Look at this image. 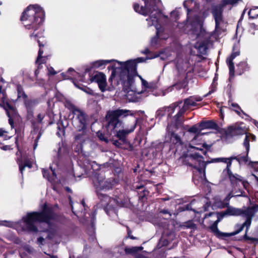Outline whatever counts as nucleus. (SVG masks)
<instances>
[{
    "mask_svg": "<svg viewBox=\"0 0 258 258\" xmlns=\"http://www.w3.org/2000/svg\"><path fill=\"white\" fill-rule=\"evenodd\" d=\"M212 93L209 91L203 96L194 95L189 97L184 100V103L182 108H179L177 113L173 117L171 123L167 127V133L166 139L170 138V142L172 143V148H175V153L181 155L182 162L195 169L193 171L194 178L197 175H199L202 180L206 179V163L204 161L203 157L199 153L201 152L205 155L206 151L203 148L208 149L210 146L206 143L202 145L196 143L198 135L196 136L191 141L188 146L181 141L178 135L175 134L178 129L184 130L183 121L181 118L183 113L189 108L196 107L200 105L198 103L203 100V99Z\"/></svg>",
    "mask_w": 258,
    "mask_h": 258,
    "instance_id": "obj_1",
    "label": "nucleus"
},
{
    "mask_svg": "<svg viewBox=\"0 0 258 258\" xmlns=\"http://www.w3.org/2000/svg\"><path fill=\"white\" fill-rule=\"evenodd\" d=\"M145 59L139 57L125 62H118L112 67L113 71L109 82L113 88L121 86L130 101L138 102L144 97L141 91L137 90L134 85V78L137 73V63L144 61Z\"/></svg>",
    "mask_w": 258,
    "mask_h": 258,
    "instance_id": "obj_2",
    "label": "nucleus"
},
{
    "mask_svg": "<svg viewBox=\"0 0 258 258\" xmlns=\"http://www.w3.org/2000/svg\"><path fill=\"white\" fill-rule=\"evenodd\" d=\"M93 182L98 197L100 200L101 206L108 215H116V208L123 206V203L116 199H111L104 193L116 185L117 182L115 179L112 177L106 178L103 175L96 173L93 177Z\"/></svg>",
    "mask_w": 258,
    "mask_h": 258,
    "instance_id": "obj_3",
    "label": "nucleus"
},
{
    "mask_svg": "<svg viewBox=\"0 0 258 258\" xmlns=\"http://www.w3.org/2000/svg\"><path fill=\"white\" fill-rule=\"evenodd\" d=\"M55 215L54 213L48 208L46 204L43 206L41 212H33L29 213L23 218V220L27 230L30 232H36L38 231L36 224L40 223L47 226V228L42 230L48 233L47 238L52 239L56 234L55 227L53 221Z\"/></svg>",
    "mask_w": 258,
    "mask_h": 258,
    "instance_id": "obj_4",
    "label": "nucleus"
},
{
    "mask_svg": "<svg viewBox=\"0 0 258 258\" xmlns=\"http://www.w3.org/2000/svg\"><path fill=\"white\" fill-rule=\"evenodd\" d=\"M44 20V12L42 8L37 5L28 6L21 17V21L25 28L34 31L30 35L32 39L39 37L38 33H35V31L38 29Z\"/></svg>",
    "mask_w": 258,
    "mask_h": 258,
    "instance_id": "obj_5",
    "label": "nucleus"
},
{
    "mask_svg": "<svg viewBox=\"0 0 258 258\" xmlns=\"http://www.w3.org/2000/svg\"><path fill=\"white\" fill-rule=\"evenodd\" d=\"M146 21L148 26H155L156 29V34L160 39L165 40L169 37L170 30L167 26L169 19L159 10L154 13H151Z\"/></svg>",
    "mask_w": 258,
    "mask_h": 258,
    "instance_id": "obj_6",
    "label": "nucleus"
},
{
    "mask_svg": "<svg viewBox=\"0 0 258 258\" xmlns=\"http://www.w3.org/2000/svg\"><path fill=\"white\" fill-rule=\"evenodd\" d=\"M183 6L187 11V23L191 26L201 28V14L199 12V6L194 0H186Z\"/></svg>",
    "mask_w": 258,
    "mask_h": 258,
    "instance_id": "obj_7",
    "label": "nucleus"
},
{
    "mask_svg": "<svg viewBox=\"0 0 258 258\" xmlns=\"http://www.w3.org/2000/svg\"><path fill=\"white\" fill-rule=\"evenodd\" d=\"M136 111L127 109H116L109 110L106 115V119L108 126L112 127L113 130L122 126V122L119 119V117H125L127 116H134Z\"/></svg>",
    "mask_w": 258,
    "mask_h": 258,
    "instance_id": "obj_8",
    "label": "nucleus"
},
{
    "mask_svg": "<svg viewBox=\"0 0 258 258\" xmlns=\"http://www.w3.org/2000/svg\"><path fill=\"white\" fill-rule=\"evenodd\" d=\"M144 1L145 6H140L138 3L134 4V10L144 16L151 14V13L159 10L161 5L160 0H143Z\"/></svg>",
    "mask_w": 258,
    "mask_h": 258,
    "instance_id": "obj_9",
    "label": "nucleus"
},
{
    "mask_svg": "<svg viewBox=\"0 0 258 258\" xmlns=\"http://www.w3.org/2000/svg\"><path fill=\"white\" fill-rule=\"evenodd\" d=\"M0 106L3 107L7 112L9 117V122L12 128L14 127L13 118L17 116V111L15 108L7 100L5 91L0 86Z\"/></svg>",
    "mask_w": 258,
    "mask_h": 258,
    "instance_id": "obj_10",
    "label": "nucleus"
},
{
    "mask_svg": "<svg viewBox=\"0 0 258 258\" xmlns=\"http://www.w3.org/2000/svg\"><path fill=\"white\" fill-rule=\"evenodd\" d=\"M257 211H258V205L249 207L245 210H241L240 216L245 217L246 220L242 225H239L240 228L236 231V233L241 232L245 226L246 227V231L247 230L251 225L252 218Z\"/></svg>",
    "mask_w": 258,
    "mask_h": 258,
    "instance_id": "obj_11",
    "label": "nucleus"
},
{
    "mask_svg": "<svg viewBox=\"0 0 258 258\" xmlns=\"http://www.w3.org/2000/svg\"><path fill=\"white\" fill-rule=\"evenodd\" d=\"M74 116L72 118V123L75 128L79 131L86 128V115L79 109H75L74 110Z\"/></svg>",
    "mask_w": 258,
    "mask_h": 258,
    "instance_id": "obj_12",
    "label": "nucleus"
},
{
    "mask_svg": "<svg viewBox=\"0 0 258 258\" xmlns=\"http://www.w3.org/2000/svg\"><path fill=\"white\" fill-rule=\"evenodd\" d=\"M174 63L177 72L182 76H186V73H188L192 70L189 61L187 59L178 56L175 59Z\"/></svg>",
    "mask_w": 258,
    "mask_h": 258,
    "instance_id": "obj_13",
    "label": "nucleus"
},
{
    "mask_svg": "<svg viewBox=\"0 0 258 258\" xmlns=\"http://www.w3.org/2000/svg\"><path fill=\"white\" fill-rule=\"evenodd\" d=\"M91 81L97 83L99 89L102 92L107 90L106 76L101 72H96L91 77Z\"/></svg>",
    "mask_w": 258,
    "mask_h": 258,
    "instance_id": "obj_14",
    "label": "nucleus"
},
{
    "mask_svg": "<svg viewBox=\"0 0 258 258\" xmlns=\"http://www.w3.org/2000/svg\"><path fill=\"white\" fill-rule=\"evenodd\" d=\"M140 78L142 85V92L144 94V97H146L149 94H153L154 91L157 88V84L155 82H148L142 78L140 76H139Z\"/></svg>",
    "mask_w": 258,
    "mask_h": 258,
    "instance_id": "obj_15",
    "label": "nucleus"
},
{
    "mask_svg": "<svg viewBox=\"0 0 258 258\" xmlns=\"http://www.w3.org/2000/svg\"><path fill=\"white\" fill-rule=\"evenodd\" d=\"M137 121V118H135L134 120L133 124L131 125L130 128L119 130V131H116L115 136L120 140L125 143L126 142V136L130 133L134 132L136 127Z\"/></svg>",
    "mask_w": 258,
    "mask_h": 258,
    "instance_id": "obj_16",
    "label": "nucleus"
},
{
    "mask_svg": "<svg viewBox=\"0 0 258 258\" xmlns=\"http://www.w3.org/2000/svg\"><path fill=\"white\" fill-rule=\"evenodd\" d=\"M235 47L236 46L234 45L233 48L232 53L226 59L227 64L229 69V80H231V78H233L234 75V66L232 61L236 56H238L240 54L239 49L238 48L236 49Z\"/></svg>",
    "mask_w": 258,
    "mask_h": 258,
    "instance_id": "obj_17",
    "label": "nucleus"
},
{
    "mask_svg": "<svg viewBox=\"0 0 258 258\" xmlns=\"http://www.w3.org/2000/svg\"><path fill=\"white\" fill-rule=\"evenodd\" d=\"M114 62L113 64H112L111 66L108 67L109 69H111L112 72L113 71L112 67L114 66L115 64L117 63V62H119L118 61L115 60H104V59H100L96 61H95L91 63L92 67L95 69H103L105 68V66L112 62Z\"/></svg>",
    "mask_w": 258,
    "mask_h": 258,
    "instance_id": "obj_18",
    "label": "nucleus"
},
{
    "mask_svg": "<svg viewBox=\"0 0 258 258\" xmlns=\"http://www.w3.org/2000/svg\"><path fill=\"white\" fill-rule=\"evenodd\" d=\"M39 43V46L40 47V49L38 51V55L36 61V63L37 65V69L35 71V75L36 77H37L39 70L43 67L42 64L45 62L46 58L42 56V54L43 53V50L41 49V45L39 43V41H38Z\"/></svg>",
    "mask_w": 258,
    "mask_h": 258,
    "instance_id": "obj_19",
    "label": "nucleus"
},
{
    "mask_svg": "<svg viewBox=\"0 0 258 258\" xmlns=\"http://www.w3.org/2000/svg\"><path fill=\"white\" fill-rule=\"evenodd\" d=\"M187 81L186 76H182L181 79L179 80L176 84L172 85L168 88L169 91H171L174 88L176 90H180L181 89H186L187 87Z\"/></svg>",
    "mask_w": 258,
    "mask_h": 258,
    "instance_id": "obj_20",
    "label": "nucleus"
},
{
    "mask_svg": "<svg viewBox=\"0 0 258 258\" xmlns=\"http://www.w3.org/2000/svg\"><path fill=\"white\" fill-rule=\"evenodd\" d=\"M43 176L47 179L49 181L53 183L55 181L56 174L54 170L52 169V167L50 166L49 169H42Z\"/></svg>",
    "mask_w": 258,
    "mask_h": 258,
    "instance_id": "obj_21",
    "label": "nucleus"
},
{
    "mask_svg": "<svg viewBox=\"0 0 258 258\" xmlns=\"http://www.w3.org/2000/svg\"><path fill=\"white\" fill-rule=\"evenodd\" d=\"M233 160V157L232 156L229 158H217L213 159V162H223L226 164V167L223 170V172H229L230 168L231 167L232 161Z\"/></svg>",
    "mask_w": 258,
    "mask_h": 258,
    "instance_id": "obj_22",
    "label": "nucleus"
},
{
    "mask_svg": "<svg viewBox=\"0 0 258 258\" xmlns=\"http://www.w3.org/2000/svg\"><path fill=\"white\" fill-rule=\"evenodd\" d=\"M77 133L75 137V141L79 144H83L89 139V136L86 128L82 130Z\"/></svg>",
    "mask_w": 258,
    "mask_h": 258,
    "instance_id": "obj_23",
    "label": "nucleus"
},
{
    "mask_svg": "<svg viewBox=\"0 0 258 258\" xmlns=\"http://www.w3.org/2000/svg\"><path fill=\"white\" fill-rule=\"evenodd\" d=\"M223 174L229 177L233 185L236 184L238 182L242 181V180L241 176L237 174H233L230 169L229 172H223Z\"/></svg>",
    "mask_w": 258,
    "mask_h": 258,
    "instance_id": "obj_24",
    "label": "nucleus"
},
{
    "mask_svg": "<svg viewBox=\"0 0 258 258\" xmlns=\"http://www.w3.org/2000/svg\"><path fill=\"white\" fill-rule=\"evenodd\" d=\"M241 214V209L229 207L222 214V217L225 215L240 216Z\"/></svg>",
    "mask_w": 258,
    "mask_h": 258,
    "instance_id": "obj_25",
    "label": "nucleus"
},
{
    "mask_svg": "<svg viewBox=\"0 0 258 258\" xmlns=\"http://www.w3.org/2000/svg\"><path fill=\"white\" fill-rule=\"evenodd\" d=\"M210 229L211 231L215 233V235H216L217 236H223V237H227L229 236L234 235L236 233V232L233 233H222L218 229L217 225H216V224H213L210 226Z\"/></svg>",
    "mask_w": 258,
    "mask_h": 258,
    "instance_id": "obj_26",
    "label": "nucleus"
},
{
    "mask_svg": "<svg viewBox=\"0 0 258 258\" xmlns=\"http://www.w3.org/2000/svg\"><path fill=\"white\" fill-rule=\"evenodd\" d=\"M230 108L232 110H233L235 111L240 116H241L242 118H244V116H245L246 117H249L248 115H247L246 113H245L240 108V107L239 106V105L234 103H231L230 105Z\"/></svg>",
    "mask_w": 258,
    "mask_h": 258,
    "instance_id": "obj_27",
    "label": "nucleus"
},
{
    "mask_svg": "<svg viewBox=\"0 0 258 258\" xmlns=\"http://www.w3.org/2000/svg\"><path fill=\"white\" fill-rule=\"evenodd\" d=\"M255 136L250 134H246V136L243 142V145L246 149V151L247 153H248L249 150V141H255Z\"/></svg>",
    "mask_w": 258,
    "mask_h": 258,
    "instance_id": "obj_28",
    "label": "nucleus"
},
{
    "mask_svg": "<svg viewBox=\"0 0 258 258\" xmlns=\"http://www.w3.org/2000/svg\"><path fill=\"white\" fill-rule=\"evenodd\" d=\"M195 47L201 54H205L206 53L207 47V44L205 42H197L195 44Z\"/></svg>",
    "mask_w": 258,
    "mask_h": 258,
    "instance_id": "obj_29",
    "label": "nucleus"
},
{
    "mask_svg": "<svg viewBox=\"0 0 258 258\" xmlns=\"http://www.w3.org/2000/svg\"><path fill=\"white\" fill-rule=\"evenodd\" d=\"M249 66L246 61H242L237 64V71L239 75L249 70Z\"/></svg>",
    "mask_w": 258,
    "mask_h": 258,
    "instance_id": "obj_30",
    "label": "nucleus"
},
{
    "mask_svg": "<svg viewBox=\"0 0 258 258\" xmlns=\"http://www.w3.org/2000/svg\"><path fill=\"white\" fill-rule=\"evenodd\" d=\"M171 54L168 50H165V51L161 52L158 55H156L153 56H147L146 59H152L158 56H159L160 58L162 60H166L168 58V57L170 56Z\"/></svg>",
    "mask_w": 258,
    "mask_h": 258,
    "instance_id": "obj_31",
    "label": "nucleus"
},
{
    "mask_svg": "<svg viewBox=\"0 0 258 258\" xmlns=\"http://www.w3.org/2000/svg\"><path fill=\"white\" fill-rule=\"evenodd\" d=\"M18 163L19 166V170L22 175H23V170L26 167H28L29 168H31L32 167V162L27 160L25 161L24 163L22 161L19 160Z\"/></svg>",
    "mask_w": 258,
    "mask_h": 258,
    "instance_id": "obj_32",
    "label": "nucleus"
},
{
    "mask_svg": "<svg viewBox=\"0 0 258 258\" xmlns=\"http://www.w3.org/2000/svg\"><path fill=\"white\" fill-rule=\"evenodd\" d=\"M200 126L202 128H215L217 125L212 121H207L201 122Z\"/></svg>",
    "mask_w": 258,
    "mask_h": 258,
    "instance_id": "obj_33",
    "label": "nucleus"
},
{
    "mask_svg": "<svg viewBox=\"0 0 258 258\" xmlns=\"http://www.w3.org/2000/svg\"><path fill=\"white\" fill-rule=\"evenodd\" d=\"M250 19H255L258 17V7H252L248 12Z\"/></svg>",
    "mask_w": 258,
    "mask_h": 258,
    "instance_id": "obj_34",
    "label": "nucleus"
},
{
    "mask_svg": "<svg viewBox=\"0 0 258 258\" xmlns=\"http://www.w3.org/2000/svg\"><path fill=\"white\" fill-rule=\"evenodd\" d=\"M143 249L142 246H135L129 248H125V252L127 254H135L138 251L141 250Z\"/></svg>",
    "mask_w": 258,
    "mask_h": 258,
    "instance_id": "obj_35",
    "label": "nucleus"
},
{
    "mask_svg": "<svg viewBox=\"0 0 258 258\" xmlns=\"http://www.w3.org/2000/svg\"><path fill=\"white\" fill-rule=\"evenodd\" d=\"M181 103V102H178L177 103H173L170 105L167 108V112L168 115H171L172 113H173L175 110V109L178 108V111L179 110V108L178 107V105Z\"/></svg>",
    "mask_w": 258,
    "mask_h": 258,
    "instance_id": "obj_36",
    "label": "nucleus"
},
{
    "mask_svg": "<svg viewBox=\"0 0 258 258\" xmlns=\"http://www.w3.org/2000/svg\"><path fill=\"white\" fill-rule=\"evenodd\" d=\"M246 152H247L246 151ZM247 154L248 153H246V155L245 156L238 155L237 156H232V157H233V160H236L239 163V164H241L242 163H246L247 162Z\"/></svg>",
    "mask_w": 258,
    "mask_h": 258,
    "instance_id": "obj_37",
    "label": "nucleus"
},
{
    "mask_svg": "<svg viewBox=\"0 0 258 258\" xmlns=\"http://www.w3.org/2000/svg\"><path fill=\"white\" fill-rule=\"evenodd\" d=\"M159 38H160L158 37L157 35L151 38L150 44L152 47H158L160 46V43Z\"/></svg>",
    "mask_w": 258,
    "mask_h": 258,
    "instance_id": "obj_38",
    "label": "nucleus"
},
{
    "mask_svg": "<svg viewBox=\"0 0 258 258\" xmlns=\"http://www.w3.org/2000/svg\"><path fill=\"white\" fill-rule=\"evenodd\" d=\"M64 150V148L63 147H61L60 144H59V147L58 148L57 151H55V153H56V155L57 156V159H55L56 165L57 164V160H58L59 158H60L61 157Z\"/></svg>",
    "mask_w": 258,
    "mask_h": 258,
    "instance_id": "obj_39",
    "label": "nucleus"
},
{
    "mask_svg": "<svg viewBox=\"0 0 258 258\" xmlns=\"http://www.w3.org/2000/svg\"><path fill=\"white\" fill-rule=\"evenodd\" d=\"M18 97L25 98L26 95L24 93L22 87L20 85L17 86Z\"/></svg>",
    "mask_w": 258,
    "mask_h": 258,
    "instance_id": "obj_40",
    "label": "nucleus"
},
{
    "mask_svg": "<svg viewBox=\"0 0 258 258\" xmlns=\"http://www.w3.org/2000/svg\"><path fill=\"white\" fill-rule=\"evenodd\" d=\"M210 206V204H209L208 202H207L206 204H205L202 207L199 208L198 211H196L195 210H194V211L197 213H198L204 212L206 211L207 210H208V209L209 208V207Z\"/></svg>",
    "mask_w": 258,
    "mask_h": 258,
    "instance_id": "obj_41",
    "label": "nucleus"
},
{
    "mask_svg": "<svg viewBox=\"0 0 258 258\" xmlns=\"http://www.w3.org/2000/svg\"><path fill=\"white\" fill-rule=\"evenodd\" d=\"M64 106L68 108L70 110H72L73 113H74V109H78L70 101H66L64 102Z\"/></svg>",
    "mask_w": 258,
    "mask_h": 258,
    "instance_id": "obj_42",
    "label": "nucleus"
},
{
    "mask_svg": "<svg viewBox=\"0 0 258 258\" xmlns=\"http://www.w3.org/2000/svg\"><path fill=\"white\" fill-rule=\"evenodd\" d=\"M44 116H45L44 112H41V113H39L37 116V120L38 122L41 123L42 120L44 118Z\"/></svg>",
    "mask_w": 258,
    "mask_h": 258,
    "instance_id": "obj_43",
    "label": "nucleus"
},
{
    "mask_svg": "<svg viewBox=\"0 0 258 258\" xmlns=\"http://www.w3.org/2000/svg\"><path fill=\"white\" fill-rule=\"evenodd\" d=\"M0 225L7 227H11L13 226V223L10 221H3L1 222Z\"/></svg>",
    "mask_w": 258,
    "mask_h": 258,
    "instance_id": "obj_44",
    "label": "nucleus"
},
{
    "mask_svg": "<svg viewBox=\"0 0 258 258\" xmlns=\"http://www.w3.org/2000/svg\"><path fill=\"white\" fill-rule=\"evenodd\" d=\"M25 249L28 253L32 254L34 252V249L31 246L27 245L25 247Z\"/></svg>",
    "mask_w": 258,
    "mask_h": 258,
    "instance_id": "obj_45",
    "label": "nucleus"
},
{
    "mask_svg": "<svg viewBox=\"0 0 258 258\" xmlns=\"http://www.w3.org/2000/svg\"><path fill=\"white\" fill-rule=\"evenodd\" d=\"M58 130L59 131L57 132V135L58 137H61V136H63L64 134V131L63 128H60L59 126L57 127Z\"/></svg>",
    "mask_w": 258,
    "mask_h": 258,
    "instance_id": "obj_46",
    "label": "nucleus"
},
{
    "mask_svg": "<svg viewBox=\"0 0 258 258\" xmlns=\"http://www.w3.org/2000/svg\"><path fill=\"white\" fill-rule=\"evenodd\" d=\"M188 132L193 133H196L198 131V128L196 126H192L188 129Z\"/></svg>",
    "mask_w": 258,
    "mask_h": 258,
    "instance_id": "obj_47",
    "label": "nucleus"
},
{
    "mask_svg": "<svg viewBox=\"0 0 258 258\" xmlns=\"http://www.w3.org/2000/svg\"><path fill=\"white\" fill-rule=\"evenodd\" d=\"M196 203V201L194 200L191 202V203L186 206L185 209L187 210H191V208L192 205H194Z\"/></svg>",
    "mask_w": 258,
    "mask_h": 258,
    "instance_id": "obj_48",
    "label": "nucleus"
},
{
    "mask_svg": "<svg viewBox=\"0 0 258 258\" xmlns=\"http://www.w3.org/2000/svg\"><path fill=\"white\" fill-rule=\"evenodd\" d=\"M186 227L187 228H193L194 229V228H195L196 227V225L192 222H189L186 223Z\"/></svg>",
    "mask_w": 258,
    "mask_h": 258,
    "instance_id": "obj_49",
    "label": "nucleus"
},
{
    "mask_svg": "<svg viewBox=\"0 0 258 258\" xmlns=\"http://www.w3.org/2000/svg\"><path fill=\"white\" fill-rule=\"evenodd\" d=\"M240 195L232 196L231 193L229 194L225 198L224 201L227 202H228L232 197L240 196Z\"/></svg>",
    "mask_w": 258,
    "mask_h": 258,
    "instance_id": "obj_50",
    "label": "nucleus"
},
{
    "mask_svg": "<svg viewBox=\"0 0 258 258\" xmlns=\"http://www.w3.org/2000/svg\"><path fill=\"white\" fill-rule=\"evenodd\" d=\"M44 241V239L42 237H39L37 239V243L40 245H43Z\"/></svg>",
    "mask_w": 258,
    "mask_h": 258,
    "instance_id": "obj_51",
    "label": "nucleus"
},
{
    "mask_svg": "<svg viewBox=\"0 0 258 258\" xmlns=\"http://www.w3.org/2000/svg\"><path fill=\"white\" fill-rule=\"evenodd\" d=\"M40 136H41L40 134H39L37 136L36 140H35V143H34V150L36 149V148L37 147V142H38V140L40 138Z\"/></svg>",
    "mask_w": 258,
    "mask_h": 258,
    "instance_id": "obj_52",
    "label": "nucleus"
},
{
    "mask_svg": "<svg viewBox=\"0 0 258 258\" xmlns=\"http://www.w3.org/2000/svg\"><path fill=\"white\" fill-rule=\"evenodd\" d=\"M161 213H162L163 214H169L170 216H171V214L170 213V212L168 210H162L160 212Z\"/></svg>",
    "mask_w": 258,
    "mask_h": 258,
    "instance_id": "obj_53",
    "label": "nucleus"
},
{
    "mask_svg": "<svg viewBox=\"0 0 258 258\" xmlns=\"http://www.w3.org/2000/svg\"><path fill=\"white\" fill-rule=\"evenodd\" d=\"M48 72L49 74L53 75L56 74V72L54 70V69L52 68L48 69Z\"/></svg>",
    "mask_w": 258,
    "mask_h": 258,
    "instance_id": "obj_54",
    "label": "nucleus"
},
{
    "mask_svg": "<svg viewBox=\"0 0 258 258\" xmlns=\"http://www.w3.org/2000/svg\"><path fill=\"white\" fill-rule=\"evenodd\" d=\"M35 104V102L34 101H27L26 102V106L27 107H28L30 104Z\"/></svg>",
    "mask_w": 258,
    "mask_h": 258,
    "instance_id": "obj_55",
    "label": "nucleus"
},
{
    "mask_svg": "<svg viewBox=\"0 0 258 258\" xmlns=\"http://www.w3.org/2000/svg\"><path fill=\"white\" fill-rule=\"evenodd\" d=\"M113 143L115 146L118 147H120V144L119 143L118 141H117V140L114 141Z\"/></svg>",
    "mask_w": 258,
    "mask_h": 258,
    "instance_id": "obj_56",
    "label": "nucleus"
},
{
    "mask_svg": "<svg viewBox=\"0 0 258 258\" xmlns=\"http://www.w3.org/2000/svg\"><path fill=\"white\" fill-rule=\"evenodd\" d=\"M69 200H70V205H71V207H72V210L73 211V212L76 215H77V214L74 211V208L73 207V205H72V200H71V197H69Z\"/></svg>",
    "mask_w": 258,
    "mask_h": 258,
    "instance_id": "obj_57",
    "label": "nucleus"
},
{
    "mask_svg": "<svg viewBox=\"0 0 258 258\" xmlns=\"http://www.w3.org/2000/svg\"><path fill=\"white\" fill-rule=\"evenodd\" d=\"M142 53L146 54H149L150 53L149 49L146 48L143 51H142Z\"/></svg>",
    "mask_w": 258,
    "mask_h": 258,
    "instance_id": "obj_58",
    "label": "nucleus"
},
{
    "mask_svg": "<svg viewBox=\"0 0 258 258\" xmlns=\"http://www.w3.org/2000/svg\"><path fill=\"white\" fill-rule=\"evenodd\" d=\"M1 148L3 150L6 151V150L9 149L10 147L8 146H3L2 147H1Z\"/></svg>",
    "mask_w": 258,
    "mask_h": 258,
    "instance_id": "obj_59",
    "label": "nucleus"
},
{
    "mask_svg": "<svg viewBox=\"0 0 258 258\" xmlns=\"http://www.w3.org/2000/svg\"><path fill=\"white\" fill-rule=\"evenodd\" d=\"M248 239L251 240L253 242H258V238H248Z\"/></svg>",
    "mask_w": 258,
    "mask_h": 258,
    "instance_id": "obj_60",
    "label": "nucleus"
},
{
    "mask_svg": "<svg viewBox=\"0 0 258 258\" xmlns=\"http://www.w3.org/2000/svg\"><path fill=\"white\" fill-rule=\"evenodd\" d=\"M6 133L3 129H0V137L4 135V133Z\"/></svg>",
    "mask_w": 258,
    "mask_h": 258,
    "instance_id": "obj_61",
    "label": "nucleus"
},
{
    "mask_svg": "<svg viewBox=\"0 0 258 258\" xmlns=\"http://www.w3.org/2000/svg\"><path fill=\"white\" fill-rule=\"evenodd\" d=\"M252 122L255 125V126L258 128V122L256 120H254V119L252 120Z\"/></svg>",
    "mask_w": 258,
    "mask_h": 258,
    "instance_id": "obj_62",
    "label": "nucleus"
},
{
    "mask_svg": "<svg viewBox=\"0 0 258 258\" xmlns=\"http://www.w3.org/2000/svg\"><path fill=\"white\" fill-rule=\"evenodd\" d=\"M220 218L219 217H218V219L216 221H215L213 224H216V225H217L218 223L220 222Z\"/></svg>",
    "mask_w": 258,
    "mask_h": 258,
    "instance_id": "obj_63",
    "label": "nucleus"
},
{
    "mask_svg": "<svg viewBox=\"0 0 258 258\" xmlns=\"http://www.w3.org/2000/svg\"><path fill=\"white\" fill-rule=\"evenodd\" d=\"M250 27H251V28H253L256 29V27L257 26H256L254 23H252V24H250Z\"/></svg>",
    "mask_w": 258,
    "mask_h": 258,
    "instance_id": "obj_64",
    "label": "nucleus"
}]
</instances>
